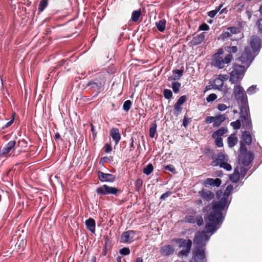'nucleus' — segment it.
<instances>
[{
	"label": "nucleus",
	"instance_id": "obj_1",
	"mask_svg": "<svg viewBox=\"0 0 262 262\" xmlns=\"http://www.w3.org/2000/svg\"><path fill=\"white\" fill-rule=\"evenodd\" d=\"M244 66L234 64L232 71L230 72V82L234 84L233 96L236 100L241 105L240 107V117L243 125L248 129L252 127V122L249 114L248 99L243 88L240 84L245 72Z\"/></svg>",
	"mask_w": 262,
	"mask_h": 262
},
{
	"label": "nucleus",
	"instance_id": "obj_2",
	"mask_svg": "<svg viewBox=\"0 0 262 262\" xmlns=\"http://www.w3.org/2000/svg\"><path fill=\"white\" fill-rule=\"evenodd\" d=\"M222 191H219L216 193L217 198L220 200L219 202L213 203L212 211L207 217L208 223L206 224L205 229L207 233L214 232L216 230V226L222 218L223 211L227 204V199L229 196V185H228L222 195Z\"/></svg>",
	"mask_w": 262,
	"mask_h": 262
},
{
	"label": "nucleus",
	"instance_id": "obj_3",
	"mask_svg": "<svg viewBox=\"0 0 262 262\" xmlns=\"http://www.w3.org/2000/svg\"><path fill=\"white\" fill-rule=\"evenodd\" d=\"M225 51L229 52V46L219 49L213 55L212 64L213 66L219 69H223L225 64L229 63V53H226Z\"/></svg>",
	"mask_w": 262,
	"mask_h": 262
},
{
	"label": "nucleus",
	"instance_id": "obj_4",
	"mask_svg": "<svg viewBox=\"0 0 262 262\" xmlns=\"http://www.w3.org/2000/svg\"><path fill=\"white\" fill-rule=\"evenodd\" d=\"M254 159V155L250 151H248L245 145L241 142L239 154L238 155L239 163L245 166H248Z\"/></svg>",
	"mask_w": 262,
	"mask_h": 262
},
{
	"label": "nucleus",
	"instance_id": "obj_5",
	"mask_svg": "<svg viewBox=\"0 0 262 262\" xmlns=\"http://www.w3.org/2000/svg\"><path fill=\"white\" fill-rule=\"evenodd\" d=\"M256 55L257 54L254 53L249 46H247L245 47L240 56L236 58V60L241 62L242 63L249 66L252 62Z\"/></svg>",
	"mask_w": 262,
	"mask_h": 262
},
{
	"label": "nucleus",
	"instance_id": "obj_6",
	"mask_svg": "<svg viewBox=\"0 0 262 262\" xmlns=\"http://www.w3.org/2000/svg\"><path fill=\"white\" fill-rule=\"evenodd\" d=\"M212 158L213 161L212 165L216 166L219 165L220 167L223 168L227 170H229V164L227 163L228 159L226 156L222 152L217 155H213Z\"/></svg>",
	"mask_w": 262,
	"mask_h": 262
},
{
	"label": "nucleus",
	"instance_id": "obj_7",
	"mask_svg": "<svg viewBox=\"0 0 262 262\" xmlns=\"http://www.w3.org/2000/svg\"><path fill=\"white\" fill-rule=\"evenodd\" d=\"M121 192L122 191L120 189L106 184H104L102 186L97 188L96 190V193L99 195L112 194L117 196L118 195V193Z\"/></svg>",
	"mask_w": 262,
	"mask_h": 262
},
{
	"label": "nucleus",
	"instance_id": "obj_8",
	"mask_svg": "<svg viewBox=\"0 0 262 262\" xmlns=\"http://www.w3.org/2000/svg\"><path fill=\"white\" fill-rule=\"evenodd\" d=\"M105 80L102 75L96 77L93 80L90 81L87 84L90 89L96 92V95L100 93L102 87L104 85Z\"/></svg>",
	"mask_w": 262,
	"mask_h": 262
},
{
	"label": "nucleus",
	"instance_id": "obj_9",
	"mask_svg": "<svg viewBox=\"0 0 262 262\" xmlns=\"http://www.w3.org/2000/svg\"><path fill=\"white\" fill-rule=\"evenodd\" d=\"M175 242L179 245L180 247H184L179 253V254L184 256H187L190 251V249L192 246V241L191 239H188L187 240L182 238H176L174 239Z\"/></svg>",
	"mask_w": 262,
	"mask_h": 262
},
{
	"label": "nucleus",
	"instance_id": "obj_10",
	"mask_svg": "<svg viewBox=\"0 0 262 262\" xmlns=\"http://www.w3.org/2000/svg\"><path fill=\"white\" fill-rule=\"evenodd\" d=\"M15 140L10 141L2 149H0V157H2L6 155L11 151H12L13 156L20 154L21 152V149H18L17 151H15L14 149L15 148Z\"/></svg>",
	"mask_w": 262,
	"mask_h": 262
},
{
	"label": "nucleus",
	"instance_id": "obj_11",
	"mask_svg": "<svg viewBox=\"0 0 262 262\" xmlns=\"http://www.w3.org/2000/svg\"><path fill=\"white\" fill-rule=\"evenodd\" d=\"M243 37V34L241 32V27H230V40L237 41V45H241V39Z\"/></svg>",
	"mask_w": 262,
	"mask_h": 262
},
{
	"label": "nucleus",
	"instance_id": "obj_12",
	"mask_svg": "<svg viewBox=\"0 0 262 262\" xmlns=\"http://www.w3.org/2000/svg\"><path fill=\"white\" fill-rule=\"evenodd\" d=\"M209 237L205 233H196L193 239V242L195 244V247H201L205 248L206 243Z\"/></svg>",
	"mask_w": 262,
	"mask_h": 262
},
{
	"label": "nucleus",
	"instance_id": "obj_13",
	"mask_svg": "<svg viewBox=\"0 0 262 262\" xmlns=\"http://www.w3.org/2000/svg\"><path fill=\"white\" fill-rule=\"evenodd\" d=\"M205 248L201 247H194L192 253V258L194 262H203L206 260Z\"/></svg>",
	"mask_w": 262,
	"mask_h": 262
},
{
	"label": "nucleus",
	"instance_id": "obj_14",
	"mask_svg": "<svg viewBox=\"0 0 262 262\" xmlns=\"http://www.w3.org/2000/svg\"><path fill=\"white\" fill-rule=\"evenodd\" d=\"M137 231L135 230H128L123 232L120 236V242L123 243H130L134 241Z\"/></svg>",
	"mask_w": 262,
	"mask_h": 262
},
{
	"label": "nucleus",
	"instance_id": "obj_15",
	"mask_svg": "<svg viewBox=\"0 0 262 262\" xmlns=\"http://www.w3.org/2000/svg\"><path fill=\"white\" fill-rule=\"evenodd\" d=\"M261 40L259 37L254 35L251 37L250 46H249L252 51L257 54L260 48Z\"/></svg>",
	"mask_w": 262,
	"mask_h": 262
},
{
	"label": "nucleus",
	"instance_id": "obj_16",
	"mask_svg": "<svg viewBox=\"0 0 262 262\" xmlns=\"http://www.w3.org/2000/svg\"><path fill=\"white\" fill-rule=\"evenodd\" d=\"M98 178L101 182L112 183L115 181L116 177L110 173L103 172L100 170L97 172Z\"/></svg>",
	"mask_w": 262,
	"mask_h": 262
},
{
	"label": "nucleus",
	"instance_id": "obj_17",
	"mask_svg": "<svg viewBox=\"0 0 262 262\" xmlns=\"http://www.w3.org/2000/svg\"><path fill=\"white\" fill-rule=\"evenodd\" d=\"M174 252L173 247L171 245H167L162 246L160 250L161 255L164 256H169L172 254Z\"/></svg>",
	"mask_w": 262,
	"mask_h": 262
},
{
	"label": "nucleus",
	"instance_id": "obj_18",
	"mask_svg": "<svg viewBox=\"0 0 262 262\" xmlns=\"http://www.w3.org/2000/svg\"><path fill=\"white\" fill-rule=\"evenodd\" d=\"M173 75L169 76L167 80L168 81H176L180 80L183 75V69H176L172 71Z\"/></svg>",
	"mask_w": 262,
	"mask_h": 262
},
{
	"label": "nucleus",
	"instance_id": "obj_19",
	"mask_svg": "<svg viewBox=\"0 0 262 262\" xmlns=\"http://www.w3.org/2000/svg\"><path fill=\"white\" fill-rule=\"evenodd\" d=\"M221 183V180L219 178H216L215 179L207 178L204 182V185L206 187L208 185L219 187Z\"/></svg>",
	"mask_w": 262,
	"mask_h": 262
},
{
	"label": "nucleus",
	"instance_id": "obj_20",
	"mask_svg": "<svg viewBox=\"0 0 262 262\" xmlns=\"http://www.w3.org/2000/svg\"><path fill=\"white\" fill-rule=\"evenodd\" d=\"M199 194L202 198L209 202L214 197V194L210 190H203L199 191Z\"/></svg>",
	"mask_w": 262,
	"mask_h": 262
},
{
	"label": "nucleus",
	"instance_id": "obj_21",
	"mask_svg": "<svg viewBox=\"0 0 262 262\" xmlns=\"http://www.w3.org/2000/svg\"><path fill=\"white\" fill-rule=\"evenodd\" d=\"M110 136L112 137L116 144H117L121 139V135L119 129L117 128L113 127L111 128L110 130Z\"/></svg>",
	"mask_w": 262,
	"mask_h": 262
},
{
	"label": "nucleus",
	"instance_id": "obj_22",
	"mask_svg": "<svg viewBox=\"0 0 262 262\" xmlns=\"http://www.w3.org/2000/svg\"><path fill=\"white\" fill-rule=\"evenodd\" d=\"M205 33H201L200 34L193 37L191 41V43L193 46H196L202 42L205 39Z\"/></svg>",
	"mask_w": 262,
	"mask_h": 262
},
{
	"label": "nucleus",
	"instance_id": "obj_23",
	"mask_svg": "<svg viewBox=\"0 0 262 262\" xmlns=\"http://www.w3.org/2000/svg\"><path fill=\"white\" fill-rule=\"evenodd\" d=\"M85 224L88 230L90 231L92 233L95 232L96 223L95 221L93 219L89 218L85 221Z\"/></svg>",
	"mask_w": 262,
	"mask_h": 262
},
{
	"label": "nucleus",
	"instance_id": "obj_24",
	"mask_svg": "<svg viewBox=\"0 0 262 262\" xmlns=\"http://www.w3.org/2000/svg\"><path fill=\"white\" fill-rule=\"evenodd\" d=\"M226 119V116L225 114L215 116L214 122L213 124L214 127L219 126L222 122H223Z\"/></svg>",
	"mask_w": 262,
	"mask_h": 262
},
{
	"label": "nucleus",
	"instance_id": "obj_25",
	"mask_svg": "<svg viewBox=\"0 0 262 262\" xmlns=\"http://www.w3.org/2000/svg\"><path fill=\"white\" fill-rule=\"evenodd\" d=\"M242 140L247 145H249L252 142V137L248 131H244L242 133Z\"/></svg>",
	"mask_w": 262,
	"mask_h": 262
},
{
	"label": "nucleus",
	"instance_id": "obj_26",
	"mask_svg": "<svg viewBox=\"0 0 262 262\" xmlns=\"http://www.w3.org/2000/svg\"><path fill=\"white\" fill-rule=\"evenodd\" d=\"M240 177L238 166H237L234 169V173L232 174H230V181L233 183H237L239 181Z\"/></svg>",
	"mask_w": 262,
	"mask_h": 262
},
{
	"label": "nucleus",
	"instance_id": "obj_27",
	"mask_svg": "<svg viewBox=\"0 0 262 262\" xmlns=\"http://www.w3.org/2000/svg\"><path fill=\"white\" fill-rule=\"evenodd\" d=\"M227 127H222L212 134V138H215L218 137H221L222 136L227 132Z\"/></svg>",
	"mask_w": 262,
	"mask_h": 262
},
{
	"label": "nucleus",
	"instance_id": "obj_28",
	"mask_svg": "<svg viewBox=\"0 0 262 262\" xmlns=\"http://www.w3.org/2000/svg\"><path fill=\"white\" fill-rule=\"evenodd\" d=\"M166 21L164 19L160 20L156 23V26L159 31L163 32L165 30Z\"/></svg>",
	"mask_w": 262,
	"mask_h": 262
},
{
	"label": "nucleus",
	"instance_id": "obj_29",
	"mask_svg": "<svg viewBox=\"0 0 262 262\" xmlns=\"http://www.w3.org/2000/svg\"><path fill=\"white\" fill-rule=\"evenodd\" d=\"M142 11L140 9L138 10L134 11L132 14L131 20L134 22L138 21L140 17L141 16Z\"/></svg>",
	"mask_w": 262,
	"mask_h": 262
},
{
	"label": "nucleus",
	"instance_id": "obj_30",
	"mask_svg": "<svg viewBox=\"0 0 262 262\" xmlns=\"http://www.w3.org/2000/svg\"><path fill=\"white\" fill-rule=\"evenodd\" d=\"M224 84V82L220 79V77L215 78L212 83V85L215 89L220 90L222 88Z\"/></svg>",
	"mask_w": 262,
	"mask_h": 262
},
{
	"label": "nucleus",
	"instance_id": "obj_31",
	"mask_svg": "<svg viewBox=\"0 0 262 262\" xmlns=\"http://www.w3.org/2000/svg\"><path fill=\"white\" fill-rule=\"evenodd\" d=\"M157 125L156 121L151 124L149 128V136L150 138H154L157 130Z\"/></svg>",
	"mask_w": 262,
	"mask_h": 262
},
{
	"label": "nucleus",
	"instance_id": "obj_32",
	"mask_svg": "<svg viewBox=\"0 0 262 262\" xmlns=\"http://www.w3.org/2000/svg\"><path fill=\"white\" fill-rule=\"evenodd\" d=\"M48 0H41L39 2L38 8V11L39 12H42L48 6Z\"/></svg>",
	"mask_w": 262,
	"mask_h": 262
},
{
	"label": "nucleus",
	"instance_id": "obj_33",
	"mask_svg": "<svg viewBox=\"0 0 262 262\" xmlns=\"http://www.w3.org/2000/svg\"><path fill=\"white\" fill-rule=\"evenodd\" d=\"M181 86V84L180 82L178 81H174L172 82L171 83V88L173 92L175 94H177L179 93L180 89Z\"/></svg>",
	"mask_w": 262,
	"mask_h": 262
},
{
	"label": "nucleus",
	"instance_id": "obj_34",
	"mask_svg": "<svg viewBox=\"0 0 262 262\" xmlns=\"http://www.w3.org/2000/svg\"><path fill=\"white\" fill-rule=\"evenodd\" d=\"M229 37V28H227L226 31H223L218 38L219 40L225 41Z\"/></svg>",
	"mask_w": 262,
	"mask_h": 262
},
{
	"label": "nucleus",
	"instance_id": "obj_35",
	"mask_svg": "<svg viewBox=\"0 0 262 262\" xmlns=\"http://www.w3.org/2000/svg\"><path fill=\"white\" fill-rule=\"evenodd\" d=\"M223 7V5H220L219 6L216 7L213 10L210 11L208 12V16L211 18H213L219 12L222 8Z\"/></svg>",
	"mask_w": 262,
	"mask_h": 262
},
{
	"label": "nucleus",
	"instance_id": "obj_36",
	"mask_svg": "<svg viewBox=\"0 0 262 262\" xmlns=\"http://www.w3.org/2000/svg\"><path fill=\"white\" fill-rule=\"evenodd\" d=\"M154 167L151 163H149L143 169V172L146 175H149L153 171Z\"/></svg>",
	"mask_w": 262,
	"mask_h": 262
},
{
	"label": "nucleus",
	"instance_id": "obj_37",
	"mask_svg": "<svg viewBox=\"0 0 262 262\" xmlns=\"http://www.w3.org/2000/svg\"><path fill=\"white\" fill-rule=\"evenodd\" d=\"M163 94L164 98L166 99L169 100V99L172 98L173 94H172V92H171V91L170 90L165 89L163 91Z\"/></svg>",
	"mask_w": 262,
	"mask_h": 262
},
{
	"label": "nucleus",
	"instance_id": "obj_38",
	"mask_svg": "<svg viewBox=\"0 0 262 262\" xmlns=\"http://www.w3.org/2000/svg\"><path fill=\"white\" fill-rule=\"evenodd\" d=\"M240 118H241L240 117ZM242 120V119H241ZM241 121L243 122V121L239 120H237L235 121L232 122L230 123V125L233 127V128L235 129H238L241 128Z\"/></svg>",
	"mask_w": 262,
	"mask_h": 262
},
{
	"label": "nucleus",
	"instance_id": "obj_39",
	"mask_svg": "<svg viewBox=\"0 0 262 262\" xmlns=\"http://www.w3.org/2000/svg\"><path fill=\"white\" fill-rule=\"evenodd\" d=\"M132 102L130 100H128L125 101L123 103V110H124L126 112H128L130 110V108L132 106Z\"/></svg>",
	"mask_w": 262,
	"mask_h": 262
},
{
	"label": "nucleus",
	"instance_id": "obj_40",
	"mask_svg": "<svg viewBox=\"0 0 262 262\" xmlns=\"http://www.w3.org/2000/svg\"><path fill=\"white\" fill-rule=\"evenodd\" d=\"M182 110L181 105L178 103H176L173 106V112L174 114L178 115Z\"/></svg>",
	"mask_w": 262,
	"mask_h": 262
},
{
	"label": "nucleus",
	"instance_id": "obj_41",
	"mask_svg": "<svg viewBox=\"0 0 262 262\" xmlns=\"http://www.w3.org/2000/svg\"><path fill=\"white\" fill-rule=\"evenodd\" d=\"M237 138L234 136V134L230 135V147L234 146L237 142Z\"/></svg>",
	"mask_w": 262,
	"mask_h": 262
},
{
	"label": "nucleus",
	"instance_id": "obj_42",
	"mask_svg": "<svg viewBox=\"0 0 262 262\" xmlns=\"http://www.w3.org/2000/svg\"><path fill=\"white\" fill-rule=\"evenodd\" d=\"M238 166V168H239L240 177H243V178L244 177L247 173V169L241 165H239Z\"/></svg>",
	"mask_w": 262,
	"mask_h": 262
},
{
	"label": "nucleus",
	"instance_id": "obj_43",
	"mask_svg": "<svg viewBox=\"0 0 262 262\" xmlns=\"http://www.w3.org/2000/svg\"><path fill=\"white\" fill-rule=\"evenodd\" d=\"M143 184L142 180L141 179H138L135 183V186L136 187V189L137 191H139L142 187Z\"/></svg>",
	"mask_w": 262,
	"mask_h": 262
},
{
	"label": "nucleus",
	"instance_id": "obj_44",
	"mask_svg": "<svg viewBox=\"0 0 262 262\" xmlns=\"http://www.w3.org/2000/svg\"><path fill=\"white\" fill-rule=\"evenodd\" d=\"M119 252L121 255H127L129 254L130 251L129 248L128 247H124L122 249H120Z\"/></svg>",
	"mask_w": 262,
	"mask_h": 262
},
{
	"label": "nucleus",
	"instance_id": "obj_45",
	"mask_svg": "<svg viewBox=\"0 0 262 262\" xmlns=\"http://www.w3.org/2000/svg\"><path fill=\"white\" fill-rule=\"evenodd\" d=\"M185 221L189 223H195V219L192 215H186L185 217Z\"/></svg>",
	"mask_w": 262,
	"mask_h": 262
},
{
	"label": "nucleus",
	"instance_id": "obj_46",
	"mask_svg": "<svg viewBox=\"0 0 262 262\" xmlns=\"http://www.w3.org/2000/svg\"><path fill=\"white\" fill-rule=\"evenodd\" d=\"M256 25L258 29V32L262 34V18H259L257 20Z\"/></svg>",
	"mask_w": 262,
	"mask_h": 262
},
{
	"label": "nucleus",
	"instance_id": "obj_47",
	"mask_svg": "<svg viewBox=\"0 0 262 262\" xmlns=\"http://www.w3.org/2000/svg\"><path fill=\"white\" fill-rule=\"evenodd\" d=\"M215 140V144L217 147H222L223 146V139L221 137H216Z\"/></svg>",
	"mask_w": 262,
	"mask_h": 262
},
{
	"label": "nucleus",
	"instance_id": "obj_48",
	"mask_svg": "<svg viewBox=\"0 0 262 262\" xmlns=\"http://www.w3.org/2000/svg\"><path fill=\"white\" fill-rule=\"evenodd\" d=\"M164 169L165 170L169 171L172 173L176 172V169H175L174 167L173 166V165H171V164L165 166L164 167Z\"/></svg>",
	"mask_w": 262,
	"mask_h": 262
},
{
	"label": "nucleus",
	"instance_id": "obj_49",
	"mask_svg": "<svg viewBox=\"0 0 262 262\" xmlns=\"http://www.w3.org/2000/svg\"><path fill=\"white\" fill-rule=\"evenodd\" d=\"M217 98V96L215 94H211L208 95L206 98V100L208 102H212L215 100Z\"/></svg>",
	"mask_w": 262,
	"mask_h": 262
},
{
	"label": "nucleus",
	"instance_id": "obj_50",
	"mask_svg": "<svg viewBox=\"0 0 262 262\" xmlns=\"http://www.w3.org/2000/svg\"><path fill=\"white\" fill-rule=\"evenodd\" d=\"M256 85H252L248 89L247 92L248 94L251 95L255 93L256 92Z\"/></svg>",
	"mask_w": 262,
	"mask_h": 262
},
{
	"label": "nucleus",
	"instance_id": "obj_51",
	"mask_svg": "<svg viewBox=\"0 0 262 262\" xmlns=\"http://www.w3.org/2000/svg\"><path fill=\"white\" fill-rule=\"evenodd\" d=\"M187 100V97L185 95H183L181 96L178 101H177V103H179L180 105H182Z\"/></svg>",
	"mask_w": 262,
	"mask_h": 262
},
{
	"label": "nucleus",
	"instance_id": "obj_52",
	"mask_svg": "<svg viewBox=\"0 0 262 262\" xmlns=\"http://www.w3.org/2000/svg\"><path fill=\"white\" fill-rule=\"evenodd\" d=\"M209 29V26L206 23H203L199 26V30L207 31Z\"/></svg>",
	"mask_w": 262,
	"mask_h": 262
},
{
	"label": "nucleus",
	"instance_id": "obj_53",
	"mask_svg": "<svg viewBox=\"0 0 262 262\" xmlns=\"http://www.w3.org/2000/svg\"><path fill=\"white\" fill-rule=\"evenodd\" d=\"M172 194V192L170 191H166L163 193L160 197L161 200H165L169 196Z\"/></svg>",
	"mask_w": 262,
	"mask_h": 262
},
{
	"label": "nucleus",
	"instance_id": "obj_54",
	"mask_svg": "<svg viewBox=\"0 0 262 262\" xmlns=\"http://www.w3.org/2000/svg\"><path fill=\"white\" fill-rule=\"evenodd\" d=\"M215 116H207L205 118V121L206 123H211L214 122Z\"/></svg>",
	"mask_w": 262,
	"mask_h": 262
},
{
	"label": "nucleus",
	"instance_id": "obj_55",
	"mask_svg": "<svg viewBox=\"0 0 262 262\" xmlns=\"http://www.w3.org/2000/svg\"><path fill=\"white\" fill-rule=\"evenodd\" d=\"M195 222L199 226H201L203 223V220L201 216H197L195 218Z\"/></svg>",
	"mask_w": 262,
	"mask_h": 262
},
{
	"label": "nucleus",
	"instance_id": "obj_56",
	"mask_svg": "<svg viewBox=\"0 0 262 262\" xmlns=\"http://www.w3.org/2000/svg\"><path fill=\"white\" fill-rule=\"evenodd\" d=\"M103 149H104V151L106 153H108V152H111L112 150V146H111V144H106L104 145Z\"/></svg>",
	"mask_w": 262,
	"mask_h": 262
},
{
	"label": "nucleus",
	"instance_id": "obj_57",
	"mask_svg": "<svg viewBox=\"0 0 262 262\" xmlns=\"http://www.w3.org/2000/svg\"><path fill=\"white\" fill-rule=\"evenodd\" d=\"M91 130L92 132L93 138L95 139L97 136V132L94 128V126L92 123H91Z\"/></svg>",
	"mask_w": 262,
	"mask_h": 262
},
{
	"label": "nucleus",
	"instance_id": "obj_58",
	"mask_svg": "<svg viewBox=\"0 0 262 262\" xmlns=\"http://www.w3.org/2000/svg\"><path fill=\"white\" fill-rule=\"evenodd\" d=\"M66 63V64L67 65L69 63L68 61H67V60H60L59 62L57 63V64L56 66V68H60V67L63 66V64Z\"/></svg>",
	"mask_w": 262,
	"mask_h": 262
},
{
	"label": "nucleus",
	"instance_id": "obj_59",
	"mask_svg": "<svg viewBox=\"0 0 262 262\" xmlns=\"http://www.w3.org/2000/svg\"><path fill=\"white\" fill-rule=\"evenodd\" d=\"M238 51V47L236 46H230V53H235Z\"/></svg>",
	"mask_w": 262,
	"mask_h": 262
},
{
	"label": "nucleus",
	"instance_id": "obj_60",
	"mask_svg": "<svg viewBox=\"0 0 262 262\" xmlns=\"http://www.w3.org/2000/svg\"><path fill=\"white\" fill-rule=\"evenodd\" d=\"M13 121L14 118H12L9 122L2 127V129H4L10 126L13 123Z\"/></svg>",
	"mask_w": 262,
	"mask_h": 262
},
{
	"label": "nucleus",
	"instance_id": "obj_61",
	"mask_svg": "<svg viewBox=\"0 0 262 262\" xmlns=\"http://www.w3.org/2000/svg\"><path fill=\"white\" fill-rule=\"evenodd\" d=\"M227 108V106L224 104H219L217 106V108L221 111H225Z\"/></svg>",
	"mask_w": 262,
	"mask_h": 262
},
{
	"label": "nucleus",
	"instance_id": "obj_62",
	"mask_svg": "<svg viewBox=\"0 0 262 262\" xmlns=\"http://www.w3.org/2000/svg\"><path fill=\"white\" fill-rule=\"evenodd\" d=\"M106 245H107V241H105V245L104 247H103L102 251V253H101V255L102 256H105L106 255V253H107Z\"/></svg>",
	"mask_w": 262,
	"mask_h": 262
},
{
	"label": "nucleus",
	"instance_id": "obj_63",
	"mask_svg": "<svg viewBox=\"0 0 262 262\" xmlns=\"http://www.w3.org/2000/svg\"><path fill=\"white\" fill-rule=\"evenodd\" d=\"M220 79H222V80L224 82L225 80H228L229 77L228 75H220L219 76Z\"/></svg>",
	"mask_w": 262,
	"mask_h": 262
},
{
	"label": "nucleus",
	"instance_id": "obj_64",
	"mask_svg": "<svg viewBox=\"0 0 262 262\" xmlns=\"http://www.w3.org/2000/svg\"><path fill=\"white\" fill-rule=\"evenodd\" d=\"M19 143H20L21 147H26L27 146V142L24 139L19 140Z\"/></svg>",
	"mask_w": 262,
	"mask_h": 262
}]
</instances>
